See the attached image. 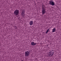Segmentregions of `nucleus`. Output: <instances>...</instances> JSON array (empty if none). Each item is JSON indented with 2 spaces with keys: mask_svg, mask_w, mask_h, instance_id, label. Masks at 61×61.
I'll return each mask as SVG.
<instances>
[{
  "mask_svg": "<svg viewBox=\"0 0 61 61\" xmlns=\"http://www.w3.org/2000/svg\"><path fill=\"white\" fill-rule=\"evenodd\" d=\"M33 24V21H30V25H32Z\"/></svg>",
  "mask_w": 61,
  "mask_h": 61,
  "instance_id": "obj_5",
  "label": "nucleus"
},
{
  "mask_svg": "<svg viewBox=\"0 0 61 61\" xmlns=\"http://www.w3.org/2000/svg\"><path fill=\"white\" fill-rule=\"evenodd\" d=\"M30 54L29 52L28 51H25V56H28Z\"/></svg>",
  "mask_w": 61,
  "mask_h": 61,
  "instance_id": "obj_2",
  "label": "nucleus"
},
{
  "mask_svg": "<svg viewBox=\"0 0 61 61\" xmlns=\"http://www.w3.org/2000/svg\"><path fill=\"white\" fill-rule=\"evenodd\" d=\"M52 32H54L56 31V28H53L52 29Z\"/></svg>",
  "mask_w": 61,
  "mask_h": 61,
  "instance_id": "obj_8",
  "label": "nucleus"
},
{
  "mask_svg": "<svg viewBox=\"0 0 61 61\" xmlns=\"http://www.w3.org/2000/svg\"><path fill=\"white\" fill-rule=\"evenodd\" d=\"M42 14H45V13L46 12L45 9H43L42 11Z\"/></svg>",
  "mask_w": 61,
  "mask_h": 61,
  "instance_id": "obj_4",
  "label": "nucleus"
},
{
  "mask_svg": "<svg viewBox=\"0 0 61 61\" xmlns=\"http://www.w3.org/2000/svg\"><path fill=\"white\" fill-rule=\"evenodd\" d=\"M21 15L22 16H24V15H25V13H24V12H22L21 14Z\"/></svg>",
  "mask_w": 61,
  "mask_h": 61,
  "instance_id": "obj_9",
  "label": "nucleus"
},
{
  "mask_svg": "<svg viewBox=\"0 0 61 61\" xmlns=\"http://www.w3.org/2000/svg\"><path fill=\"white\" fill-rule=\"evenodd\" d=\"M49 54L48 55L49 56H52V55H53V54H52V52H49Z\"/></svg>",
  "mask_w": 61,
  "mask_h": 61,
  "instance_id": "obj_7",
  "label": "nucleus"
},
{
  "mask_svg": "<svg viewBox=\"0 0 61 61\" xmlns=\"http://www.w3.org/2000/svg\"><path fill=\"white\" fill-rule=\"evenodd\" d=\"M31 45L33 46H35L36 45V43H35L34 42H32L31 43Z\"/></svg>",
  "mask_w": 61,
  "mask_h": 61,
  "instance_id": "obj_6",
  "label": "nucleus"
},
{
  "mask_svg": "<svg viewBox=\"0 0 61 61\" xmlns=\"http://www.w3.org/2000/svg\"><path fill=\"white\" fill-rule=\"evenodd\" d=\"M50 4L51 5H52V6L55 5V3L53 0H50Z\"/></svg>",
  "mask_w": 61,
  "mask_h": 61,
  "instance_id": "obj_1",
  "label": "nucleus"
},
{
  "mask_svg": "<svg viewBox=\"0 0 61 61\" xmlns=\"http://www.w3.org/2000/svg\"><path fill=\"white\" fill-rule=\"evenodd\" d=\"M14 14L16 15H18V14H19V11L18 10H15L14 12Z\"/></svg>",
  "mask_w": 61,
  "mask_h": 61,
  "instance_id": "obj_3",
  "label": "nucleus"
},
{
  "mask_svg": "<svg viewBox=\"0 0 61 61\" xmlns=\"http://www.w3.org/2000/svg\"><path fill=\"white\" fill-rule=\"evenodd\" d=\"M49 29H48L46 33V34H47V33H48V32L49 31Z\"/></svg>",
  "mask_w": 61,
  "mask_h": 61,
  "instance_id": "obj_10",
  "label": "nucleus"
}]
</instances>
